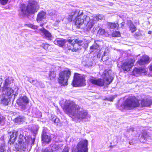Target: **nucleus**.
<instances>
[{
  "instance_id": "obj_41",
  "label": "nucleus",
  "mask_w": 152,
  "mask_h": 152,
  "mask_svg": "<svg viewBox=\"0 0 152 152\" xmlns=\"http://www.w3.org/2000/svg\"><path fill=\"white\" fill-rule=\"evenodd\" d=\"M134 131V128H131L129 129H128L127 132L130 133L132 134V132H133Z\"/></svg>"
},
{
  "instance_id": "obj_39",
  "label": "nucleus",
  "mask_w": 152,
  "mask_h": 152,
  "mask_svg": "<svg viewBox=\"0 0 152 152\" xmlns=\"http://www.w3.org/2000/svg\"><path fill=\"white\" fill-rule=\"evenodd\" d=\"M140 74L142 73H145L146 72V69L145 68H143L140 69Z\"/></svg>"
},
{
  "instance_id": "obj_23",
  "label": "nucleus",
  "mask_w": 152,
  "mask_h": 152,
  "mask_svg": "<svg viewBox=\"0 0 152 152\" xmlns=\"http://www.w3.org/2000/svg\"><path fill=\"white\" fill-rule=\"evenodd\" d=\"M48 75V79L50 80H54L56 77V74L54 71H50Z\"/></svg>"
},
{
  "instance_id": "obj_34",
  "label": "nucleus",
  "mask_w": 152,
  "mask_h": 152,
  "mask_svg": "<svg viewBox=\"0 0 152 152\" xmlns=\"http://www.w3.org/2000/svg\"><path fill=\"white\" fill-rule=\"evenodd\" d=\"M26 25L28 27L33 29H37L38 28V26H37L34 25L32 24H28Z\"/></svg>"
},
{
  "instance_id": "obj_7",
  "label": "nucleus",
  "mask_w": 152,
  "mask_h": 152,
  "mask_svg": "<svg viewBox=\"0 0 152 152\" xmlns=\"http://www.w3.org/2000/svg\"><path fill=\"white\" fill-rule=\"evenodd\" d=\"M139 100L135 98H131L126 100L123 104V107L126 110L131 109L139 106Z\"/></svg>"
},
{
  "instance_id": "obj_32",
  "label": "nucleus",
  "mask_w": 152,
  "mask_h": 152,
  "mask_svg": "<svg viewBox=\"0 0 152 152\" xmlns=\"http://www.w3.org/2000/svg\"><path fill=\"white\" fill-rule=\"evenodd\" d=\"M112 35L113 37H118L120 36V33L118 31H115L112 33Z\"/></svg>"
},
{
  "instance_id": "obj_6",
  "label": "nucleus",
  "mask_w": 152,
  "mask_h": 152,
  "mask_svg": "<svg viewBox=\"0 0 152 152\" xmlns=\"http://www.w3.org/2000/svg\"><path fill=\"white\" fill-rule=\"evenodd\" d=\"M102 77L104 80L101 79H96L92 77L89 79V82L94 85L99 86H102L104 83L106 85H109L112 81L113 78L109 75L108 72L105 71L102 75Z\"/></svg>"
},
{
  "instance_id": "obj_43",
  "label": "nucleus",
  "mask_w": 152,
  "mask_h": 152,
  "mask_svg": "<svg viewBox=\"0 0 152 152\" xmlns=\"http://www.w3.org/2000/svg\"><path fill=\"white\" fill-rule=\"evenodd\" d=\"M5 147L4 146H3L0 147V152H4V151Z\"/></svg>"
},
{
  "instance_id": "obj_40",
  "label": "nucleus",
  "mask_w": 152,
  "mask_h": 152,
  "mask_svg": "<svg viewBox=\"0 0 152 152\" xmlns=\"http://www.w3.org/2000/svg\"><path fill=\"white\" fill-rule=\"evenodd\" d=\"M27 139H28V140H27V141H28V144L29 143L30 141L31 140H32V144H33V143H34V140H35L34 138L33 139H32V138H31V137L28 138V137H27Z\"/></svg>"
},
{
  "instance_id": "obj_37",
  "label": "nucleus",
  "mask_w": 152,
  "mask_h": 152,
  "mask_svg": "<svg viewBox=\"0 0 152 152\" xmlns=\"http://www.w3.org/2000/svg\"><path fill=\"white\" fill-rule=\"evenodd\" d=\"M9 0H0V3L2 5L6 4Z\"/></svg>"
},
{
  "instance_id": "obj_5",
  "label": "nucleus",
  "mask_w": 152,
  "mask_h": 152,
  "mask_svg": "<svg viewBox=\"0 0 152 152\" xmlns=\"http://www.w3.org/2000/svg\"><path fill=\"white\" fill-rule=\"evenodd\" d=\"M28 2L27 6L25 4H21L20 6V10L22 15L34 13L37 11L39 8L36 0H29Z\"/></svg>"
},
{
  "instance_id": "obj_14",
  "label": "nucleus",
  "mask_w": 152,
  "mask_h": 152,
  "mask_svg": "<svg viewBox=\"0 0 152 152\" xmlns=\"http://www.w3.org/2000/svg\"><path fill=\"white\" fill-rule=\"evenodd\" d=\"M102 50H104L101 53L102 56V59L103 61H106L108 60L110 57L109 51L108 48H105L104 50L103 49Z\"/></svg>"
},
{
  "instance_id": "obj_36",
  "label": "nucleus",
  "mask_w": 152,
  "mask_h": 152,
  "mask_svg": "<svg viewBox=\"0 0 152 152\" xmlns=\"http://www.w3.org/2000/svg\"><path fill=\"white\" fill-rule=\"evenodd\" d=\"M115 96H111L106 98L104 99L105 100H107L110 101H112L114 98H115Z\"/></svg>"
},
{
  "instance_id": "obj_46",
  "label": "nucleus",
  "mask_w": 152,
  "mask_h": 152,
  "mask_svg": "<svg viewBox=\"0 0 152 152\" xmlns=\"http://www.w3.org/2000/svg\"><path fill=\"white\" fill-rule=\"evenodd\" d=\"M2 118L0 117V124H1V123H2Z\"/></svg>"
},
{
  "instance_id": "obj_47",
  "label": "nucleus",
  "mask_w": 152,
  "mask_h": 152,
  "mask_svg": "<svg viewBox=\"0 0 152 152\" xmlns=\"http://www.w3.org/2000/svg\"><path fill=\"white\" fill-rule=\"evenodd\" d=\"M44 23H41L40 24V26H42L44 25Z\"/></svg>"
},
{
  "instance_id": "obj_48",
  "label": "nucleus",
  "mask_w": 152,
  "mask_h": 152,
  "mask_svg": "<svg viewBox=\"0 0 152 152\" xmlns=\"http://www.w3.org/2000/svg\"><path fill=\"white\" fill-rule=\"evenodd\" d=\"M150 70L152 71V65L150 67Z\"/></svg>"
},
{
  "instance_id": "obj_38",
  "label": "nucleus",
  "mask_w": 152,
  "mask_h": 152,
  "mask_svg": "<svg viewBox=\"0 0 152 152\" xmlns=\"http://www.w3.org/2000/svg\"><path fill=\"white\" fill-rule=\"evenodd\" d=\"M99 45L96 44H94L90 48L91 49H97L99 48Z\"/></svg>"
},
{
  "instance_id": "obj_45",
  "label": "nucleus",
  "mask_w": 152,
  "mask_h": 152,
  "mask_svg": "<svg viewBox=\"0 0 152 152\" xmlns=\"http://www.w3.org/2000/svg\"><path fill=\"white\" fill-rule=\"evenodd\" d=\"M125 24V23L124 22H122L121 23V28H123L124 27V26Z\"/></svg>"
},
{
  "instance_id": "obj_13",
  "label": "nucleus",
  "mask_w": 152,
  "mask_h": 152,
  "mask_svg": "<svg viewBox=\"0 0 152 152\" xmlns=\"http://www.w3.org/2000/svg\"><path fill=\"white\" fill-rule=\"evenodd\" d=\"M28 102V99L25 96L20 97L17 100V102L18 104L21 106V108L23 110L26 108V104Z\"/></svg>"
},
{
  "instance_id": "obj_27",
  "label": "nucleus",
  "mask_w": 152,
  "mask_h": 152,
  "mask_svg": "<svg viewBox=\"0 0 152 152\" xmlns=\"http://www.w3.org/2000/svg\"><path fill=\"white\" fill-rule=\"evenodd\" d=\"M140 69L135 68L132 72V74L133 75L137 76L138 75L140 74Z\"/></svg>"
},
{
  "instance_id": "obj_42",
  "label": "nucleus",
  "mask_w": 152,
  "mask_h": 152,
  "mask_svg": "<svg viewBox=\"0 0 152 152\" xmlns=\"http://www.w3.org/2000/svg\"><path fill=\"white\" fill-rule=\"evenodd\" d=\"M69 148L67 147H65L62 152H69Z\"/></svg>"
},
{
  "instance_id": "obj_2",
  "label": "nucleus",
  "mask_w": 152,
  "mask_h": 152,
  "mask_svg": "<svg viewBox=\"0 0 152 152\" xmlns=\"http://www.w3.org/2000/svg\"><path fill=\"white\" fill-rule=\"evenodd\" d=\"M83 14V11L79 9L72 11L69 14L68 20L70 22L72 21V17L75 15L76 16L75 24L77 27L78 28H83L81 26L84 23L87 30H89L96 22L93 20V17L90 18L89 16Z\"/></svg>"
},
{
  "instance_id": "obj_19",
  "label": "nucleus",
  "mask_w": 152,
  "mask_h": 152,
  "mask_svg": "<svg viewBox=\"0 0 152 152\" xmlns=\"http://www.w3.org/2000/svg\"><path fill=\"white\" fill-rule=\"evenodd\" d=\"M55 44L61 47H62L65 43V40L63 39H57L54 41Z\"/></svg>"
},
{
  "instance_id": "obj_31",
  "label": "nucleus",
  "mask_w": 152,
  "mask_h": 152,
  "mask_svg": "<svg viewBox=\"0 0 152 152\" xmlns=\"http://www.w3.org/2000/svg\"><path fill=\"white\" fill-rule=\"evenodd\" d=\"M51 119L55 123H58L59 121V119L54 115L51 116Z\"/></svg>"
},
{
  "instance_id": "obj_26",
  "label": "nucleus",
  "mask_w": 152,
  "mask_h": 152,
  "mask_svg": "<svg viewBox=\"0 0 152 152\" xmlns=\"http://www.w3.org/2000/svg\"><path fill=\"white\" fill-rule=\"evenodd\" d=\"M118 26V23H108V26L110 28H114Z\"/></svg>"
},
{
  "instance_id": "obj_21",
  "label": "nucleus",
  "mask_w": 152,
  "mask_h": 152,
  "mask_svg": "<svg viewBox=\"0 0 152 152\" xmlns=\"http://www.w3.org/2000/svg\"><path fill=\"white\" fill-rule=\"evenodd\" d=\"M127 25L129 26L130 30L132 33H133L136 31V27L131 20H127Z\"/></svg>"
},
{
  "instance_id": "obj_24",
  "label": "nucleus",
  "mask_w": 152,
  "mask_h": 152,
  "mask_svg": "<svg viewBox=\"0 0 152 152\" xmlns=\"http://www.w3.org/2000/svg\"><path fill=\"white\" fill-rule=\"evenodd\" d=\"M147 136V133L145 132H144L141 137L140 138V141L142 142H145Z\"/></svg>"
},
{
  "instance_id": "obj_33",
  "label": "nucleus",
  "mask_w": 152,
  "mask_h": 152,
  "mask_svg": "<svg viewBox=\"0 0 152 152\" xmlns=\"http://www.w3.org/2000/svg\"><path fill=\"white\" fill-rule=\"evenodd\" d=\"M41 46L45 50H48V48L50 47V45L48 44H43L41 45Z\"/></svg>"
},
{
  "instance_id": "obj_9",
  "label": "nucleus",
  "mask_w": 152,
  "mask_h": 152,
  "mask_svg": "<svg viewBox=\"0 0 152 152\" xmlns=\"http://www.w3.org/2000/svg\"><path fill=\"white\" fill-rule=\"evenodd\" d=\"M70 70H66L61 72L59 74L58 82L63 85H66L67 80L71 75Z\"/></svg>"
},
{
  "instance_id": "obj_1",
  "label": "nucleus",
  "mask_w": 152,
  "mask_h": 152,
  "mask_svg": "<svg viewBox=\"0 0 152 152\" xmlns=\"http://www.w3.org/2000/svg\"><path fill=\"white\" fill-rule=\"evenodd\" d=\"M64 109L66 113L76 121H83L87 119L88 116V113L86 110L69 100H66Z\"/></svg>"
},
{
  "instance_id": "obj_29",
  "label": "nucleus",
  "mask_w": 152,
  "mask_h": 152,
  "mask_svg": "<svg viewBox=\"0 0 152 152\" xmlns=\"http://www.w3.org/2000/svg\"><path fill=\"white\" fill-rule=\"evenodd\" d=\"M48 14L50 16H54L56 18H57V15L58 14V13L56 11L52 10L48 12Z\"/></svg>"
},
{
  "instance_id": "obj_50",
  "label": "nucleus",
  "mask_w": 152,
  "mask_h": 152,
  "mask_svg": "<svg viewBox=\"0 0 152 152\" xmlns=\"http://www.w3.org/2000/svg\"><path fill=\"white\" fill-rule=\"evenodd\" d=\"M48 50H50V51H52V50L50 48Z\"/></svg>"
},
{
  "instance_id": "obj_44",
  "label": "nucleus",
  "mask_w": 152,
  "mask_h": 152,
  "mask_svg": "<svg viewBox=\"0 0 152 152\" xmlns=\"http://www.w3.org/2000/svg\"><path fill=\"white\" fill-rule=\"evenodd\" d=\"M38 115H37L36 117L38 118H40L42 116V113L40 111H38L37 112Z\"/></svg>"
},
{
  "instance_id": "obj_8",
  "label": "nucleus",
  "mask_w": 152,
  "mask_h": 152,
  "mask_svg": "<svg viewBox=\"0 0 152 152\" xmlns=\"http://www.w3.org/2000/svg\"><path fill=\"white\" fill-rule=\"evenodd\" d=\"M85 77L82 75L77 73L74 74L73 81L72 83L74 87L84 86L86 85Z\"/></svg>"
},
{
  "instance_id": "obj_12",
  "label": "nucleus",
  "mask_w": 152,
  "mask_h": 152,
  "mask_svg": "<svg viewBox=\"0 0 152 152\" xmlns=\"http://www.w3.org/2000/svg\"><path fill=\"white\" fill-rule=\"evenodd\" d=\"M135 61L134 59H130L126 61L122 64L121 66L122 69L124 71H129L134 66Z\"/></svg>"
},
{
  "instance_id": "obj_3",
  "label": "nucleus",
  "mask_w": 152,
  "mask_h": 152,
  "mask_svg": "<svg viewBox=\"0 0 152 152\" xmlns=\"http://www.w3.org/2000/svg\"><path fill=\"white\" fill-rule=\"evenodd\" d=\"M19 134V138L18 140V151L21 150L23 151L24 149L26 148L28 145V141H27V137L24 136V132L23 131L20 130L18 131H14L12 132L10 135L9 143L10 144H13L16 140L17 136Z\"/></svg>"
},
{
  "instance_id": "obj_17",
  "label": "nucleus",
  "mask_w": 152,
  "mask_h": 152,
  "mask_svg": "<svg viewBox=\"0 0 152 152\" xmlns=\"http://www.w3.org/2000/svg\"><path fill=\"white\" fill-rule=\"evenodd\" d=\"M42 141L47 143L49 142L51 140L50 136L47 135V133L44 131L42 132Z\"/></svg>"
},
{
  "instance_id": "obj_4",
  "label": "nucleus",
  "mask_w": 152,
  "mask_h": 152,
  "mask_svg": "<svg viewBox=\"0 0 152 152\" xmlns=\"http://www.w3.org/2000/svg\"><path fill=\"white\" fill-rule=\"evenodd\" d=\"M11 80V77H9L5 79L4 83L1 102L4 105H7L8 104L10 101V96L13 93V90L9 87Z\"/></svg>"
},
{
  "instance_id": "obj_22",
  "label": "nucleus",
  "mask_w": 152,
  "mask_h": 152,
  "mask_svg": "<svg viewBox=\"0 0 152 152\" xmlns=\"http://www.w3.org/2000/svg\"><path fill=\"white\" fill-rule=\"evenodd\" d=\"M92 17L93 18V20H95L96 22L94 24L93 26H92V27L94 26V24L96 23V20H95V18L97 20L99 21V20H102L104 18V16L102 15H96L91 16L90 17H89L90 18H91Z\"/></svg>"
},
{
  "instance_id": "obj_15",
  "label": "nucleus",
  "mask_w": 152,
  "mask_h": 152,
  "mask_svg": "<svg viewBox=\"0 0 152 152\" xmlns=\"http://www.w3.org/2000/svg\"><path fill=\"white\" fill-rule=\"evenodd\" d=\"M149 58L146 55L143 56L140 60H138L137 62L140 65H142L149 62Z\"/></svg>"
},
{
  "instance_id": "obj_49",
  "label": "nucleus",
  "mask_w": 152,
  "mask_h": 152,
  "mask_svg": "<svg viewBox=\"0 0 152 152\" xmlns=\"http://www.w3.org/2000/svg\"><path fill=\"white\" fill-rule=\"evenodd\" d=\"M151 33H152V31H149L148 32V33L149 34H151Z\"/></svg>"
},
{
  "instance_id": "obj_18",
  "label": "nucleus",
  "mask_w": 152,
  "mask_h": 152,
  "mask_svg": "<svg viewBox=\"0 0 152 152\" xmlns=\"http://www.w3.org/2000/svg\"><path fill=\"white\" fill-rule=\"evenodd\" d=\"M46 13L43 11L39 12L37 15V21L38 23H40L42 20L45 18Z\"/></svg>"
},
{
  "instance_id": "obj_30",
  "label": "nucleus",
  "mask_w": 152,
  "mask_h": 152,
  "mask_svg": "<svg viewBox=\"0 0 152 152\" xmlns=\"http://www.w3.org/2000/svg\"><path fill=\"white\" fill-rule=\"evenodd\" d=\"M28 81L34 85L37 86L38 83V82L37 80H33L31 78H28Z\"/></svg>"
},
{
  "instance_id": "obj_28",
  "label": "nucleus",
  "mask_w": 152,
  "mask_h": 152,
  "mask_svg": "<svg viewBox=\"0 0 152 152\" xmlns=\"http://www.w3.org/2000/svg\"><path fill=\"white\" fill-rule=\"evenodd\" d=\"M48 14L50 16H54L56 18H57V15L58 14V13L56 11L52 10L48 12Z\"/></svg>"
},
{
  "instance_id": "obj_25",
  "label": "nucleus",
  "mask_w": 152,
  "mask_h": 152,
  "mask_svg": "<svg viewBox=\"0 0 152 152\" xmlns=\"http://www.w3.org/2000/svg\"><path fill=\"white\" fill-rule=\"evenodd\" d=\"M24 120L23 117L21 116H19L16 117L14 121L15 123H19L24 121Z\"/></svg>"
},
{
  "instance_id": "obj_11",
  "label": "nucleus",
  "mask_w": 152,
  "mask_h": 152,
  "mask_svg": "<svg viewBox=\"0 0 152 152\" xmlns=\"http://www.w3.org/2000/svg\"><path fill=\"white\" fill-rule=\"evenodd\" d=\"M69 44L68 45V49L72 51H76L79 49L77 47V46H81L83 41L79 39L69 40Z\"/></svg>"
},
{
  "instance_id": "obj_16",
  "label": "nucleus",
  "mask_w": 152,
  "mask_h": 152,
  "mask_svg": "<svg viewBox=\"0 0 152 152\" xmlns=\"http://www.w3.org/2000/svg\"><path fill=\"white\" fill-rule=\"evenodd\" d=\"M40 30L41 31V34L44 35V37L50 39L51 38V35L50 33L44 28H41Z\"/></svg>"
},
{
  "instance_id": "obj_35",
  "label": "nucleus",
  "mask_w": 152,
  "mask_h": 152,
  "mask_svg": "<svg viewBox=\"0 0 152 152\" xmlns=\"http://www.w3.org/2000/svg\"><path fill=\"white\" fill-rule=\"evenodd\" d=\"M105 33V30L102 28H100L98 31V33L100 35L104 34Z\"/></svg>"
},
{
  "instance_id": "obj_20",
  "label": "nucleus",
  "mask_w": 152,
  "mask_h": 152,
  "mask_svg": "<svg viewBox=\"0 0 152 152\" xmlns=\"http://www.w3.org/2000/svg\"><path fill=\"white\" fill-rule=\"evenodd\" d=\"M152 100L150 99H143L141 101V105L142 106H149L152 104Z\"/></svg>"
},
{
  "instance_id": "obj_10",
  "label": "nucleus",
  "mask_w": 152,
  "mask_h": 152,
  "mask_svg": "<svg viewBox=\"0 0 152 152\" xmlns=\"http://www.w3.org/2000/svg\"><path fill=\"white\" fill-rule=\"evenodd\" d=\"M88 141L86 140H81L77 144L76 149L72 150V152H88Z\"/></svg>"
}]
</instances>
